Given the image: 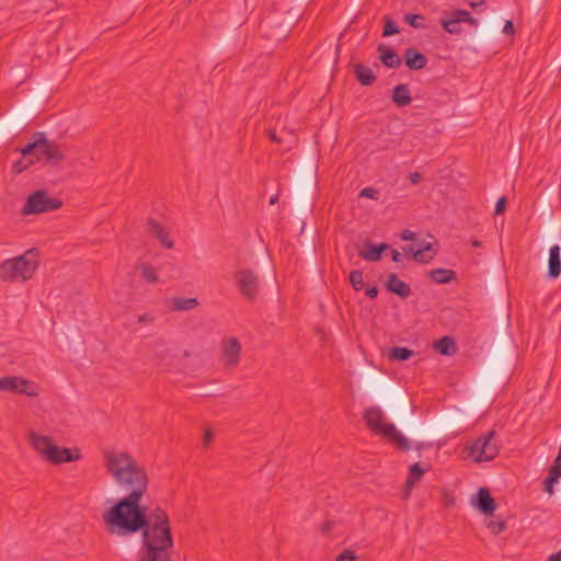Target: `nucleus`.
Returning a JSON list of instances; mask_svg holds the SVG:
<instances>
[{
	"instance_id": "47",
	"label": "nucleus",
	"mask_w": 561,
	"mask_h": 561,
	"mask_svg": "<svg viewBox=\"0 0 561 561\" xmlns=\"http://www.w3.org/2000/svg\"><path fill=\"white\" fill-rule=\"evenodd\" d=\"M366 295L370 298V299H374L377 297L378 295V288L377 286H373V287H368L367 290H366Z\"/></svg>"
},
{
	"instance_id": "26",
	"label": "nucleus",
	"mask_w": 561,
	"mask_h": 561,
	"mask_svg": "<svg viewBox=\"0 0 561 561\" xmlns=\"http://www.w3.org/2000/svg\"><path fill=\"white\" fill-rule=\"evenodd\" d=\"M198 305L199 301L196 298L173 297L170 307L173 311L180 312L195 309Z\"/></svg>"
},
{
	"instance_id": "2",
	"label": "nucleus",
	"mask_w": 561,
	"mask_h": 561,
	"mask_svg": "<svg viewBox=\"0 0 561 561\" xmlns=\"http://www.w3.org/2000/svg\"><path fill=\"white\" fill-rule=\"evenodd\" d=\"M38 267V252L31 249L24 254L4 260L0 263V279L26 282L33 277Z\"/></svg>"
},
{
	"instance_id": "29",
	"label": "nucleus",
	"mask_w": 561,
	"mask_h": 561,
	"mask_svg": "<svg viewBox=\"0 0 561 561\" xmlns=\"http://www.w3.org/2000/svg\"><path fill=\"white\" fill-rule=\"evenodd\" d=\"M424 474V469L420 466L419 462L412 465L409 470V477L405 482V488L408 490L412 489L416 481H419Z\"/></svg>"
},
{
	"instance_id": "5",
	"label": "nucleus",
	"mask_w": 561,
	"mask_h": 561,
	"mask_svg": "<svg viewBox=\"0 0 561 561\" xmlns=\"http://www.w3.org/2000/svg\"><path fill=\"white\" fill-rule=\"evenodd\" d=\"M61 205L60 199L50 197L46 191L39 190L27 197L22 214L32 215L54 211L59 209Z\"/></svg>"
},
{
	"instance_id": "41",
	"label": "nucleus",
	"mask_w": 561,
	"mask_h": 561,
	"mask_svg": "<svg viewBox=\"0 0 561 561\" xmlns=\"http://www.w3.org/2000/svg\"><path fill=\"white\" fill-rule=\"evenodd\" d=\"M423 180V176L419 172H412L409 174V181L411 184L416 185Z\"/></svg>"
},
{
	"instance_id": "52",
	"label": "nucleus",
	"mask_w": 561,
	"mask_h": 561,
	"mask_svg": "<svg viewBox=\"0 0 561 561\" xmlns=\"http://www.w3.org/2000/svg\"><path fill=\"white\" fill-rule=\"evenodd\" d=\"M277 202H278V195H277V194L272 195V196L270 197V204H271V205H274V204H276Z\"/></svg>"
},
{
	"instance_id": "44",
	"label": "nucleus",
	"mask_w": 561,
	"mask_h": 561,
	"mask_svg": "<svg viewBox=\"0 0 561 561\" xmlns=\"http://www.w3.org/2000/svg\"><path fill=\"white\" fill-rule=\"evenodd\" d=\"M414 238H415V233L411 230L405 229L401 232V239L404 241H412V240H414Z\"/></svg>"
},
{
	"instance_id": "16",
	"label": "nucleus",
	"mask_w": 561,
	"mask_h": 561,
	"mask_svg": "<svg viewBox=\"0 0 561 561\" xmlns=\"http://www.w3.org/2000/svg\"><path fill=\"white\" fill-rule=\"evenodd\" d=\"M377 51L379 54L380 61L388 68L397 69L401 66L402 59L391 47L385 44H379Z\"/></svg>"
},
{
	"instance_id": "24",
	"label": "nucleus",
	"mask_w": 561,
	"mask_h": 561,
	"mask_svg": "<svg viewBox=\"0 0 561 561\" xmlns=\"http://www.w3.org/2000/svg\"><path fill=\"white\" fill-rule=\"evenodd\" d=\"M457 13L458 9H455L450 12L448 19H443L440 21L443 28L451 35H459L462 32L461 27L459 26L461 20Z\"/></svg>"
},
{
	"instance_id": "35",
	"label": "nucleus",
	"mask_w": 561,
	"mask_h": 561,
	"mask_svg": "<svg viewBox=\"0 0 561 561\" xmlns=\"http://www.w3.org/2000/svg\"><path fill=\"white\" fill-rule=\"evenodd\" d=\"M26 159L27 158H24V156L22 154V158L16 160L12 164V172L15 174H19V173L23 172L24 170H26L31 164L34 163L33 159H30L28 162H25Z\"/></svg>"
},
{
	"instance_id": "8",
	"label": "nucleus",
	"mask_w": 561,
	"mask_h": 561,
	"mask_svg": "<svg viewBox=\"0 0 561 561\" xmlns=\"http://www.w3.org/2000/svg\"><path fill=\"white\" fill-rule=\"evenodd\" d=\"M221 362L227 368H234L239 365L241 344L234 336L226 337L220 343Z\"/></svg>"
},
{
	"instance_id": "45",
	"label": "nucleus",
	"mask_w": 561,
	"mask_h": 561,
	"mask_svg": "<svg viewBox=\"0 0 561 561\" xmlns=\"http://www.w3.org/2000/svg\"><path fill=\"white\" fill-rule=\"evenodd\" d=\"M153 320H154V317L150 313H144V314L139 316V318H138L139 323H152Z\"/></svg>"
},
{
	"instance_id": "31",
	"label": "nucleus",
	"mask_w": 561,
	"mask_h": 561,
	"mask_svg": "<svg viewBox=\"0 0 561 561\" xmlns=\"http://www.w3.org/2000/svg\"><path fill=\"white\" fill-rule=\"evenodd\" d=\"M350 283L355 290H362L364 288L363 272L359 270H353L350 273Z\"/></svg>"
},
{
	"instance_id": "43",
	"label": "nucleus",
	"mask_w": 561,
	"mask_h": 561,
	"mask_svg": "<svg viewBox=\"0 0 561 561\" xmlns=\"http://www.w3.org/2000/svg\"><path fill=\"white\" fill-rule=\"evenodd\" d=\"M266 135L272 142H275V144L282 142V139L276 135V131L274 129H267Z\"/></svg>"
},
{
	"instance_id": "50",
	"label": "nucleus",
	"mask_w": 561,
	"mask_h": 561,
	"mask_svg": "<svg viewBox=\"0 0 561 561\" xmlns=\"http://www.w3.org/2000/svg\"><path fill=\"white\" fill-rule=\"evenodd\" d=\"M548 561H561V550L549 556Z\"/></svg>"
},
{
	"instance_id": "55",
	"label": "nucleus",
	"mask_w": 561,
	"mask_h": 561,
	"mask_svg": "<svg viewBox=\"0 0 561 561\" xmlns=\"http://www.w3.org/2000/svg\"><path fill=\"white\" fill-rule=\"evenodd\" d=\"M560 478H561V476H560Z\"/></svg>"
},
{
	"instance_id": "46",
	"label": "nucleus",
	"mask_w": 561,
	"mask_h": 561,
	"mask_svg": "<svg viewBox=\"0 0 561 561\" xmlns=\"http://www.w3.org/2000/svg\"><path fill=\"white\" fill-rule=\"evenodd\" d=\"M503 33L513 34L514 33V24L512 21H506L503 27Z\"/></svg>"
},
{
	"instance_id": "28",
	"label": "nucleus",
	"mask_w": 561,
	"mask_h": 561,
	"mask_svg": "<svg viewBox=\"0 0 561 561\" xmlns=\"http://www.w3.org/2000/svg\"><path fill=\"white\" fill-rule=\"evenodd\" d=\"M431 249L432 245L430 243L419 250H414L411 245H409V250L411 252V256L413 257V260L422 264L428 263L433 259L434 254H428Z\"/></svg>"
},
{
	"instance_id": "17",
	"label": "nucleus",
	"mask_w": 561,
	"mask_h": 561,
	"mask_svg": "<svg viewBox=\"0 0 561 561\" xmlns=\"http://www.w3.org/2000/svg\"><path fill=\"white\" fill-rule=\"evenodd\" d=\"M561 476V446L559 448L558 455L551 466L547 478L543 481V491L553 494V486L558 482Z\"/></svg>"
},
{
	"instance_id": "23",
	"label": "nucleus",
	"mask_w": 561,
	"mask_h": 561,
	"mask_svg": "<svg viewBox=\"0 0 561 561\" xmlns=\"http://www.w3.org/2000/svg\"><path fill=\"white\" fill-rule=\"evenodd\" d=\"M391 99L392 102L399 107L410 105L412 102V96L408 84L401 83L396 85L392 90Z\"/></svg>"
},
{
	"instance_id": "37",
	"label": "nucleus",
	"mask_w": 561,
	"mask_h": 561,
	"mask_svg": "<svg viewBox=\"0 0 561 561\" xmlns=\"http://www.w3.org/2000/svg\"><path fill=\"white\" fill-rule=\"evenodd\" d=\"M457 15L460 16L461 22H466L471 26H478L479 24L478 20L467 10L458 9Z\"/></svg>"
},
{
	"instance_id": "51",
	"label": "nucleus",
	"mask_w": 561,
	"mask_h": 561,
	"mask_svg": "<svg viewBox=\"0 0 561 561\" xmlns=\"http://www.w3.org/2000/svg\"><path fill=\"white\" fill-rule=\"evenodd\" d=\"M484 3L485 2L483 0H481V1H478V2H470L469 4H470L471 8H477V7H480V5H484Z\"/></svg>"
},
{
	"instance_id": "33",
	"label": "nucleus",
	"mask_w": 561,
	"mask_h": 561,
	"mask_svg": "<svg viewBox=\"0 0 561 561\" xmlns=\"http://www.w3.org/2000/svg\"><path fill=\"white\" fill-rule=\"evenodd\" d=\"M404 20L407 23H409L414 28H423L425 27L424 24V16L421 14H405Z\"/></svg>"
},
{
	"instance_id": "18",
	"label": "nucleus",
	"mask_w": 561,
	"mask_h": 561,
	"mask_svg": "<svg viewBox=\"0 0 561 561\" xmlns=\"http://www.w3.org/2000/svg\"><path fill=\"white\" fill-rule=\"evenodd\" d=\"M404 59L405 66L411 70H421L427 65L426 56L414 47H409L405 49Z\"/></svg>"
},
{
	"instance_id": "25",
	"label": "nucleus",
	"mask_w": 561,
	"mask_h": 561,
	"mask_svg": "<svg viewBox=\"0 0 561 561\" xmlns=\"http://www.w3.org/2000/svg\"><path fill=\"white\" fill-rule=\"evenodd\" d=\"M427 277L436 284H447L456 277L453 270L436 268L428 272Z\"/></svg>"
},
{
	"instance_id": "7",
	"label": "nucleus",
	"mask_w": 561,
	"mask_h": 561,
	"mask_svg": "<svg viewBox=\"0 0 561 561\" xmlns=\"http://www.w3.org/2000/svg\"><path fill=\"white\" fill-rule=\"evenodd\" d=\"M0 391L25 394L32 398L38 396L37 387L32 381L18 376L0 378Z\"/></svg>"
},
{
	"instance_id": "53",
	"label": "nucleus",
	"mask_w": 561,
	"mask_h": 561,
	"mask_svg": "<svg viewBox=\"0 0 561 561\" xmlns=\"http://www.w3.org/2000/svg\"><path fill=\"white\" fill-rule=\"evenodd\" d=\"M482 245V242L481 241H478V240H473L472 241V247L474 248H480Z\"/></svg>"
},
{
	"instance_id": "6",
	"label": "nucleus",
	"mask_w": 561,
	"mask_h": 561,
	"mask_svg": "<svg viewBox=\"0 0 561 561\" xmlns=\"http://www.w3.org/2000/svg\"><path fill=\"white\" fill-rule=\"evenodd\" d=\"M236 285L249 301H254L260 294L259 275L250 268H240L234 274Z\"/></svg>"
},
{
	"instance_id": "15",
	"label": "nucleus",
	"mask_w": 561,
	"mask_h": 561,
	"mask_svg": "<svg viewBox=\"0 0 561 561\" xmlns=\"http://www.w3.org/2000/svg\"><path fill=\"white\" fill-rule=\"evenodd\" d=\"M385 437L389 443L394 445L401 451H408L411 448L410 440L403 436L393 424H389L386 428Z\"/></svg>"
},
{
	"instance_id": "10",
	"label": "nucleus",
	"mask_w": 561,
	"mask_h": 561,
	"mask_svg": "<svg viewBox=\"0 0 561 561\" xmlns=\"http://www.w3.org/2000/svg\"><path fill=\"white\" fill-rule=\"evenodd\" d=\"M474 507L483 514L491 515L496 510V504L489 489L480 488L472 500Z\"/></svg>"
},
{
	"instance_id": "11",
	"label": "nucleus",
	"mask_w": 561,
	"mask_h": 561,
	"mask_svg": "<svg viewBox=\"0 0 561 561\" xmlns=\"http://www.w3.org/2000/svg\"><path fill=\"white\" fill-rule=\"evenodd\" d=\"M30 442L32 447L42 455V457L49 462L51 457V449L55 448V444L51 438L45 435H39L36 433H31Z\"/></svg>"
},
{
	"instance_id": "20",
	"label": "nucleus",
	"mask_w": 561,
	"mask_h": 561,
	"mask_svg": "<svg viewBox=\"0 0 561 561\" xmlns=\"http://www.w3.org/2000/svg\"><path fill=\"white\" fill-rule=\"evenodd\" d=\"M560 247L554 244L549 250V260H548V273L547 276L549 278H557L561 273V257H560Z\"/></svg>"
},
{
	"instance_id": "19",
	"label": "nucleus",
	"mask_w": 561,
	"mask_h": 561,
	"mask_svg": "<svg viewBox=\"0 0 561 561\" xmlns=\"http://www.w3.org/2000/svg\"><path fill=\"white\" fill-rule=\"evenodd\" d=\"M386 288L389 293L396 294L401 298H407L411 295L410 285L401 280L396 274L389 275Z\"/></svg>"
},
{
	"instance_id": "1",
	"label": "nucleus",
	"mask_w": 561,
	"mask_h": 561,
	"mask_svg": "<svg viewBox=\"0 0 561 561\" xmlns=\"http://www.w3.org/2000/svg\"><path fill=\"white\" fill-rule=\"evenodd\" d=\"M104 466L126 495L103 513L110 535L125 537L141 533L137 561H172L173 536L164 510L148 508L141 500L148 489V473L129 454L107 450Z\"/></svg>"
},
{
	"instance_id": "42",
	"label": "nucleus",
	"mask_w": 561,
	"mask_h": 561,
	"mask_svg": "<svg viewBox=\"0 0 561 561\" xmlns=\"http://www.w3.org/2000/svg\"><path fill=\"white\" fill-rule=\"evenodd\" d=\"M214 434L210 428H206L203 436V442L205 446H208L213 440Z\"/></svg>"
},
{
	"instance_id": "14",
	"label": "nucleus",
	"mask_w": 561,
	"mask_h": 561,
	"mask_svg": "<svg viewBox=\"0 0 561 561\" xmlns=\"http://www.w3.org/2000/svg\"><path fill=\"white\" fill-rule=\"evenodd\" d=\"M313 185L314 176L311 172L306 175L299 174L294 184L296 197L300 201H307Z\"/></svg>"
},
{
	"instance_id": "39",
	"label": "nucleus",
	"mask_w": 561,
	"mask_h": 561,
	"mask_svg": "<svg viewBox=\"0 0 561 561\" xmlns=\"http://www.w3.org/2000/svg\"><path fill=\"white\" fill-rule=\"evenodd\" d=\"M357 559V556L352 550H344L341 554L337 556L335 561H354Z\"/></svg>"
},
{
	"instance_id": "49",
	"label": "nucleus",
	"mask_w": 561,
	"mask_h": 561,
	"mask_svg": "<svg viewBox=\"0 0 561 561\" xmlns=\"http://www.w3.org/2000/svg\"><path fill=\"white\" fill-rule=\"evenodd\" d=\"M331 529H332V522H325L321 528L322 533H324V534L329 533Z\"/></svg>"
},
{
	"instance_id": "30",
	"label": "nucleus",
	"mask_w": 561,
	"mask_h": 561,
	"mask_svg": "<svg viewBox=\"0 0 561 561\" xmlns=\"http://www.w3.org/2000/svg\"><path fill=\"white\" fill-rule=\"evenodd\" d=\"M413 356V351L408 347L394 346L389 351V357L394 360L404 362Z\"/></svg>"
},
{
	"instance_id": "48",
	"label": "nucleus",
	"mask_w": 561,
	"mask_h": 561,
	"mask_svg": "<svg viewBox=\"0 0 561 561\" xmlns=\"http://www.w3.org/2000/svg\"><path fill=\"white\" fill-rule=\"evenodd\" d=\"M391 259L396 263L401 262V253L398 250H392L391 251Z\"/></svg>"
},
{
	"instance_id": "38",
	"label": "nucleus",
	"mask_w": 561,
	"mask_h": 561,
	"mask_svg": "<svg viewBox=\"0 0 561 561\" xmlns=\"http://www.w3.org/2000/svg\"><path fill=\"white\" fill-rule=\"evenodd\" d=\"M378 194H379V192L377 190H375L374 187H365L360 191L359 196L371 198V199H377Z\"/></svg>"
},
{
	"instance_id": "4",
	"label": "nucleus",
	"mask_w": 561,
	"mask_h": 561,
	"mask_svg": "<svg viewBox=\"0 0 561 561\" xmlns=\"http://www.w3.org/2000/svg\"><path fill=\"white\" fill-rule=\"evenodd\" d=\"M500 451L495 431H490L478 437L469 447V455L477 462L491 461Z\"/></svg>"
},
{
	"instance_id": "54",
	"label": "nucleus",
	"mask_w": 561,
	"mask_h": 561,
	"mask_svg": "<svg viewBox=\"0 0 561 561\" xmlns=\"http://www.w3.org/2000/svg\"><path fill=\"white\" fill-rule=\"evenodd\" d=\"M403 251H404L405 253H408V254H410V255H411V252H410V250H409V247L403 248Z\"/></svg>"
},
{
	"instance_id": "27",
	"label": "nucleus",
	"mask_w": 561,
	"mask_h": 561,
	"mask_svg": "<svg viewBox=\"0 0 561 561\" xmlns=\"http://www.w3.org/2000/svg\"><path fill=\"white\" fill-rule=\"evenodd\" d=\"M434 348L442 355L450 356L457 351L456 343L450 336H443L434 344Z\"/></svg>"
},
{
	"instance_id": "12",
	"label": "nucleus",
	"mask_w": 561,
	"mask_h": 561,
	"mask_svg": "<svg viewBox=\"0 0 561 561\" xmlns=\"http://www.w3.org/2000/svg\"><path fill=\"white\" fill-rule=\"evenodd\" d=\"M51 451L53 454L49 459V462L54 465L71 462L79 460L81 458V454L78 448H66L55 445V448L51 449Z\"/></svg>"
},
{
	"instance_id": "32",
	"label": "nucleus",
	"mask_w": 561,
	"mask_h": 561,
	"mask_svg": "<svg viewBox=\"0 0 561 561\" xmlns=\"http://www.w3.org/2000/svg\"><path fill=\"white\" fill-rule=\"evenodd\" d=\"M139 268L141 270L142 277L149 282V283H156L158 282V275L154 271V268L148 264L141 263L139 265Z\"/></svg>"
},
{
	"instance_id": "40",
	"label": "nucleus",
	"mask_w": 561,
	"mask_h": 561,
	"mask_svg": "<svg viewBox=\"0 0 561 561\" xmlns=\"http://www.w3.org/2000/svg\"><path fill=\"white\" fill-rule=\"evenodd\" d=\"M506 206H507V199L506 197H501L497 199L496 204H495V209H494V214L495 215H501L503 214L505 210H506Z\"/></svg>"
},
{
	"instance_id": "9",
	"label": "nucleus",
	"mask_w": 561,
	"mask_h": 561,
	"mask_svg": "<svg viewBox=\"0 0 561 561\" xmlns=\"http://www.w3.org/2000/svg\"><path fill=\"white\" fill-rule=\"evenodd\" d=\"M367 426L377 435H383L390 423H383V413L378 407H370L363 415Z\"/></svg>"
},
{
	"instance_id": "34",
	"label": "nucleus",
	"mask_w": 561,
	"mask_h": 561,
	"mask_svg": "<svg viewBox=\"0 0 561 561\" xmlns=\"http://www.w3.org/2000/svg\"><path fill=\"white\" fill-rule=\"evenodd\" d=\"M400 32L397 23L391 20L390 18H387L386 19V22H385V26H383V31H382V36L383 37H388V36H392V35H396Z\"/></svg>"
},
{
	"instance_id": "36",
	"label": "nucleus",
	"mask_w": 561,
	"mask_h": 561,
	"mask_svg": "<svg viewBox=\"0 0 561 561\" xmlns=\"http://www.w3.org/2000/svg\"><path fill=\"white\" fill-rule=\"evenodd\" d=\"M488 528L494 534L499 535L506 529V523L502 519H491L488 523Z\"/></svg>"
},
{
	"instance_id": "3",
	"label": "nucleus",
	"mask_w": 561,
	"mask_h": 561,
	"mask_svg": "<svg viewBox=\"0 0 561 561\" xmlns=\"http://www.w3.org/2000/svg\"><path fill=\"white\" fill-rule=\"evenodd\" d=\"M24 158L35 157L37 160L43 157L46 163H58L66 159L60 145L49 140L45 133L37 131L33 134L32 141L20 149Z\"/></svg>"
},
{
	"instance_id": "13",
	"label": "nucleus",
	"mask_w": 561,
	"mask_h": 561,
	"mask_svg": "<svg viewBox=\"0 0 561 561\" xmlns=\"http://www.w3.org/2000/svg\"><path fill=\"white\" fill-rule=\"evenodd\" d=\"M147 230L152 237L159 240L163 248L172 249L174 247V242L170 238L169 232L156 219H149L147 221Z\"/></svg>"
},
{
	"instance_id": "22",
	"label": "nucleus",
	"mask_w": 561,
	"mask_h": 561,
	"mask_svg": "<svg viewBox=\"0 0 561 561\" xmlns=\"http://www.w3.org/2000/svg\"><path fill=\"white\" fill-rule=\"evenodd\" d=\"M353 73L357 81L364 87H369L374 84L377 80V77L375 76L373 70L369 67L365 66L364 64L354 65Z\"/></svg>"
},
{
	"instance_id": "21",
	"label": "nucleus",
	"mask_w": 561,
	"mask_h": 561,
	"mask_svg": "<svg viewBox=\"0 0 561 561\" xmlns=\"http://www.w3.org/2000/svg\"><path fill=\"white\" fill-rule=\"evenodd\" d=\"M365 250H360L358 252V255L370 262H377L381 259L382 253L389 249V244L387 243H379V244H373L370 242L365 244Z\"/></svg>"
}]
</instances>
